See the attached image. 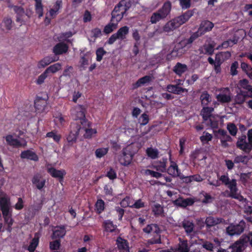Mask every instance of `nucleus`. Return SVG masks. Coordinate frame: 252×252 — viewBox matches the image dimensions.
Wrapping results in <instances>:
<instances>
[{"label":"nucleus","mask_w":252,"mask_h":252,"mask_svg":"<svg viewBox=\"0 0 252 252\" xmlns=\"http://www.w3.org/2000/svg\"><path fill=\"white\" fill-rule=\"evenodd\" d=\"M194 10H188L182 15L168 21L163 27V31L169 32L186 23L193 15Z\"/></svg>","instance_id":"nucleus-1"},{"label":"nucleus","mask_w":252,"mask_h":252,"mask_svg":"<svg viewBox=\"0 0 252 252\" xmlns=\"http://www.w3.org/2000/svg\"><path fill=\"white\" fill-rule=\"evenodd\" d=\"M219 180L222 184L226 186L229 189L230 192L228 197L234 198L239 201L244 202L246 199L240 193H238L237 180L235 179L230 180L228 175H222L219 178Z\"/></svg>","instance_id":"nucleus-2"},{"label":"nucleus","mask_w":252,"mask_h":252,"mask_svg":"<svg viewBox=\"0 0 252 252\" xmlns=\"http://www.w3.org/2000/svg\"><path fill=\"white\" fill-rule=\"evenodd\" d=\"M0 207L4 223L7 225L13 224L14 220L12 218V210L10 208V199L2 191H0Z\"/></svg>","instance_id":"nucleus-3"},{"label":"nucleus","mask_w":252,"mask_h":252,"mask_svg":"<svg viewBox=\"0 0 252 252\" xmlns=\"http://www.w3.org/2000/svg\"><path fill=\"white\" fill-rule=\"evenodd\" d=\"M131 6V2L130 0H121L118 4L115 6L112 12L114 15L113 18L115 17L117 18L118 21H121L123 18L124 14Z\"/></svg>","instance_id":"nucleus-4"},{"label":"nucleus","mask_w":252,"mask_h":252,"mask_svg":"<svg viewBox=\"0 0 252 252\" xmlns=\"http://www.w3.org/2000/svg\"><path fill=\"white\" fill-rule=\"evenodd\" d=\"M86 109L82 105H79L76 107L75 109L72 111V114L74 115V119L75 120H79L78 124L81 126L88 125L89 124V122L86 118Z\"/></svg>","instance_id":"nucleus-5"},{"label":"nucleus","mask_w":252,"mask_h":252,"mask_svg":"<svg viewBox=\"0 0 252 252\" xmlns=\"http://www.w3.org/2000/svg\"><path fill=\"white\" fill-rule=\"evenodd\" d=\"M129 28L126 26L120 28L117 32L113 34L108 39L107 43L113 44L117 39L124 40L129 32Z\"/></svg>","instance_id":"nucleus-6"},{"label":"nucleus","mask_w":252,"mask_h":252,"mask_svg":"<svg viewBox=\"0 0 252 252\" xmlns=\"http://www.w3.org/2000/svg\"><path fill=\"white\" fill-rule=\"evenodd\" d=\"M246 227V222L244 220H241L238 224H230L226 228V232L230 236L240 235L244 232Z\"/></svg>","instance_id":"nucleus-7"},{"label":"nucleus","mask_w":252,"mask_h":252,"mask_svg":"<svg viewBox=\"0 0 252 252\" xmlns=\"http://www.w3.org/2000/svg\"><path fill=\"white\" fill-rule=\"evenodd\" d=\"M133 156L134 154L130 148H125L122 150V155L119 159V162L123 165L128 166L131 163Z\"/></svg>","instance_id":"nucleus-8"},{"label":"nucleus","mask_w":252,"mask_h":252,"mask_svg":"<svg viewBox=\"0 0 252 252\" xmlns=\"http://www.w3.org/2000/svg\"><path fill=\"white\" fill-rule=\"evenodd\" d=\"M31 181L33 186L41 191H43L46 187V179L43 178L42 175L39 173L34 174Z\"/></svg>","instance_id":"nucleus-9"},{"label":"nucleus","mask_w":252,"mask_h":252,"mask_svg":"<svg viewBox=\"0 0 252 252\" xmlns=\"http://www.w3.org/2000/svg\"><path fill=\"white\" fill-rule=\"evenodd\" d=\"M71 128V131L66 139L67 142L72 145L76 142L80 130L81 129V126L78 124H72Z\"/></svg>","instance_id":"nucleus-10"},{"label":"nucleus","mask_w":252,"mask_h":252,"mask_svg":"<svg viewBox=\"0 0 252 252\" xmlns=\"http://www.w3.org/2000/svg\"><path fill=\"white\" fill-rule=\"evenodd\" d=\"M47 172L53 178H58L59 182L63 181L66 172L64 169L58 170L53 167H47Z\"/></svg>","instance_id":"nucleus-11"},{"label":"nucleus","mask_w":252,"mask_h":252,"mask_svg":"<svg viewBox=\"0 0 252 252\" xmlns=\"http://www.w3.org/2000/svg\"><path fill=\"white\" fill-rule=\"evenodd\" d=\"M214 26V24L212 22L209 20H203L201 22L197 32L201 36L205 33L210 32Z\"/></svg>","instance_id":"nucleus-12"},{"label":"nucleus","mask_w":252,"mask_h":252,"mask_svg":"<svg viewBox=\"0 0 252 252\" xmlns=\"http://www.w3.org/2000/svg\"><path fill=\"white\" fill-rule=\"evenodd\" d=\"M66 233L65 225H57L53 228V233L51 235L52 239L60 240L64 237Z\"/></svg>","instance_id":"nucleus-13"},{"label":"nucleus","mask_w":252,"mask_h":252,"mask_svg":"<svg viewBox=\"0 0 252 252\" xmlns=\"http://www.w3.org/2000/svg\"><path fill=\"white\" fill-rule=\"evenodd\" d=\"M111 15L110 22L104 27L103 29V32L106 34H109L116 30L118 27V23L120 21L115 17L113 18L114 15L112 12Z\"/></svg>","instance_id":"nucleus-14"},{"label":"nucleus","mask_w":252,"mask_h":252,"mask_svg":"<svg viewBox=\"0 0 252 252\" xmlns=\"http://www.w3.org/2000/svg\"><path fill=\"white\" fill-rule=\"evenodd\" d=\"M116 245L119 252H129V243L126 240L119 236L116 239Z\"/></svg>","instance_id":"nucleus-15"},{"label":"nucleus","mask_w":252,"mask_h":252,"mask_svg":"<svg viewBox=\"0 0 252 252\" xmlns=\"http://www.w3.org/2000/svg\"><path fill=\"white\" fill-rule=\"evenodd\" d=\"M239 90L243 91L246 94L252 97V86L249 84V81L246 79L240 80L239 82Z\"/></svg>","instance_id":"nucleus-16"},{"label":"nucleus","mask_w":252,"mask_h":252,"mask_svg":"<svg viewBox=\"0 0 252 252\" xmlns=\"http://www.w3.org/2000/svg\"><path fill=\"white\" fill-rule=\"evenodd\" d=\"M20 157L22 159H27L35 162L39 160V158L37 154L31 150L22 151L20 154Z\"/></svg>","instance_id":"nucleus-17"},{"label":"nucleus","mask_w":252,"mask_h":252,"mask_svg":"<svg viewBox=\"0 0 252 252\" xmlns=\"http://www.w3.org/2000/svg\"><path fill=\"white\" fill-rule=\"evenodd\" d=\"M194 203V200L191 198H187L183 199L182 197H179L173 201V204L176 206L186 207L188 206H191Z\"/></svg>","instance_id":"nucleus-18"},{"label":"nucleus","mask_w":252,"mask_h":252,"mask_svg":"<svg viewBox=\"0 0 252 252\" xmlns=\"http://www.w3.org/2000/svg\"><path fill=\"white\" fill-rule=\"evenodd\" d=\"M68 50V45L64 42H59L56 44L53 49L55 55H60L65 53Z\"/></svg>","instance_id":"nucleus-19"},{"label":"nucleus","mask_w":252,"mask_h":252,"mask_svg":"<svg viewBox=\"0 0 252 252\" xmlns=\"http://www.w3.org/2000/svg\"><path fill=\"white\" fill-rule=\"evenodd\" d=\"M5 139L8 145L15 148L25 147L27 145L26 142L24 144H23L18 139L14 138L13 136L10 134L6 135L5 137Z\"/></svg>","instance_id":"nucleus-20"},{"label":"nucleus","mask_w":252,"mask_h":252,"mask_svg":"<svg viewBox=\"0 0 252 252\" xmlns=\"http://www.w3.org/2000/svg\"><path fill=\"white\" fill-rule=\"evenodd\" d=\"M246 139L247 137L245 135H242L239 137L236 143V146L239 149L246 153H249L250 149L248 148L249 146Z\"/></svg>","instance_id":"nucleus-21"},{"label":"nucleus","mask_w":252,"mask_h":252,"mask_svg":"<svg viewBox=\"0 0 252 252\" xmlns=\"http://www.w3.org/2000/svg\"><path fill=\"white\" fill-rule=\"evenodd\" d=\"M224 222V220L221 218H215L212 216L208 217L205 220V224L207 229Z\"/></svg>","instance_id":"nucleus-22"},{"label":"nucleus","mask_w":252,"mask_h":252,"mask_svg":"<svg viewBox=\"0 0 252 252\" xmlns=\"http://www.w3.org/2000/svg\"><path fill=\"white\" fill-rule=\"evenodd\" d=\"M59 57L55 56H47L38 62L37 67L38 68H44L52 63L58 61Z\"/></svg>","instance_id":"nucleus-23"},{"label":"nucleus","mask_w":252,"mask_h":252,"mask_svg":"<svg viewBox=\"0 0 252 252\" xmlns=\"http://www.w3.org/2000/svg\"><path fill=\"white\" fill-rule=\"evenodd\" d=\"M167 172L173 177H179L181 174L178 165L175 162L173 161H171V165L167 168Z\"/></svg>","instance_id":"nucleus-24"},{"label":"nucleus","mask_w":252,"mask_h":252,"mask_svg":"<svg viewBox=\"0 0 252 252\" xmlns=\"http://www.w3.org/2000/svg\"><path fill=\"white\" fill-rule=\"evenodd\" d=\"M171 2L166 1L164 3L161 8L159 9L158 11L163 19L170 14L171 10Z\"/></svg>","instance_id":"nucleus-25"},{"label":"nucleus","mask_w":252,"mask_h":252,"mask_svg":"<svg viewBox=\"0 0 252 252\" xmlns=\"http://www.w3.org/2000/svg\"><path fill=\"white\" fill-rule=\"evenodd\" d=\"M202 107V109L201 110L200 115L202 117L203 121L206 122L209 118H211L212 113L214 111V108L212 106H204Z\"/></svg>","instance_id":"nucleus-26"},{"label":"nucleus","mask_w":252,"mask_h":252,"mask_svg":"<svg viewBox=\"0 0 252 252\" xmlns=\"http://www.w3.org/2000/svg\"><path fill=\"white\" fill-rule=\"evenodd\" d=\"M167 91L176 94H181L184 93H187L188 89L179 86L178 85H168L167 86Z\"/></svg>","instance_id":"nucleus-27"},{"label":"nucleus","mask_w":252,"mask_h":252,"mask_svg":"<svg viewBox=\"0 0 252 252\" xmlns=\"http://www.w3.org/2000/svg\"><path fill=\"white\" fill-rule=\"evenodd\" d=\"M143 231L146 234H154L158 232H161V230L159 226L156 223H151L148 224L145 227L143 228Z\"/></svg>","instance_id":"nucleus-28"},{"label":"nucleus","mask_w":252,"mask_h":252,"mask_svg":"<svg viewBox=\"0 0 252 252\" xmlns=\"http://www.w3.org/2000/svg\"><path fill=\"white\" fill-rule=\"evenodd\" d=\"M13 24V21L11 18L8 17H4L0 24V29L3 32L9 31L12 29Z\"/></svg>","instance_id":"nucleus-29"},{"label":"nucleus","mask_w":252,"mask_h":252,"mask_svg":"<svg viewBox=\"0 0 252 252\" xmlns=\"http://www.w3.org/2000/svg\"><path fill=\"white\" fill-rule=\"evenodd\" d=\"M202 106H208L212 102V96L206 91L201 93L199 97Z\"/></svg>","instance_id":"nucleus-30"},{"label":"nucleus","mask_w":252,"mask_h":252,"mask_svg":"<svg viewBox=\"0 0 252 252\" xmlns=\"http://www.w3.org/2000/svg\"><path fill=\"white\" fill-rule=\"evenodd\" d=\"M47 105V100L39 96H37L34 100V107L39 112L44 110Z\"/></svg>","instance_id":"nucleus-31"},{"label":"nucleus","mask_w":252,"mask_h":252,"mask_svg":"<svg viewBox=\"0 0 252 252\" xmlns=\"http://www.w3.org/2000/svg\"><path fill=\"white\" fill-rule=\"evenodd\" d=\"M248 97H251L250 95L246 94L243 91L239 90L234 97L235 103L242 104Z\"/></svg>","instance_id":"nucleus-32"},{"label":"nucleus","mask_w":252,"mask_h":252,"mask_svg":"<svg viewBox=\"0 0 252 252\" xmlns=\"http://www.w3.org/2000/svg\"><path fill=\"white\" fill-rule=\"evenodd\" d=\"M188 70V66L185 64L177 63L173 67V71L178 76H181Z\"/></svg>","instance_id":"nucleus-33"},{"label":"nucleus","mask_w":252,"mask_h":252,"mask_svg":"<svg viewBox=\"0 0 252 252\" xmlns=\"http://www.w3.org/2000/svg\"><path fill=\"white\" fill-rule=\"evenodd\" d=\"M102 226L105 231L112 233L115 231L117 229V225L114 224L112 221L108 220L103 221Z\"/></svg>","instance_id":"nucleus-34"},{"label":"nucleus","mask_w":252,"mask_h":252,"mask_svg":"<svg viewBox=\"0 0 252 252\" xmlns=\"http://www.w3.org/2000/svg\"><path fill=\"white\" fill-rule=\"evenodd\" d=\"M161 233L158 232L153 234V237L147 241V246L161 244Z\"/></svg>","instance_id":"nucleus-35"},{"label":"nucleus","mask_w":252,"mask_h":252,"mask_svg":"<svg viewBox=\"0 0 252 252\" xmlns=\"http://www.w3.org/2000/svg\"><path fill=\"white\" fill-rule=\"evenodd\" d=\"M91 123L89 122V124L85 126H81V129H84L85 131V133L84 134V137L86 138H90L92 137V135L94 134H95L97 131L95 129L90 128Z\"/></svg>","instance_id":"nucleus-36"},{"label":"nucleus","mask_w":252,"mask_h":252,"mask_svg":"<svg viewBox=\"0 0 252 252\" xmlns=\"http://www.w3.org/2000/svg\"><path fill=\"white\" fill-rule=\"evenodd\" d=\"M35 1L34 8L38 17L40 18L43 16V5L41 0H34Z\"/></svg>","instance_id":"nucleus-37"},{"label":"nucleus","mask_w":252,"mask_h":252,"mask_svg":"<svg viewBox=\"0 0 252 252\" xmlns=\"http://www.w3.org/2000/svg\"><path fill=\"white\" fill-rule=\"evenodd\" d=\"M231 55L230 52L228 51L220 52L216 55V60L223 63L224 61L229 59Z\"/></svg>","instance_id":"nucleus-38"},{"label":"nucleus","mask_w":252,"mask_h":252,"mask_svg":"<svg viewBox=\"0 0 252 252\" xmlns=\"http://www.w3.org/2000/svg\"><path fill=\"white\" fill-rule=\"evenodd\" d=\"M13 9L15 13H16V21L20 22L22 20V18L25 15L24 9L20 6L13 5Z\"/></svg>","instance_id":"nucleus-39"},{"label":"nucleus","mask_w":252,"mask_h":252,"mask_svg":"<svg viewBox=\"0 0 252 252\" xmlns=\"http://www.w3.org/2000/svg\"><path fill=\"white\" fill-rule=\"evenodd\" d=\"M244 243L243 239H240L235 242L231 247V252H242Z\"/></svg>","instance_id":"nucleus-40"},{"label":"nucleus","mask_w":252,"mask_h":252,"mask_svg":"<svg viewBox=\"0 0 252 252\" xmlns=\"http://www.w3.org/2000/svg\"><path fill=\"white\" fill-rule=\"evenodd\" d=\"M152 212L156 217L164 216L163 208L161 205L156 203L152 207Z\"/></svg>","instance_id":"nucleus-41"},{"label":"nucleus","mask_w":252,"mask_h":252,"mask_svg":"<svg viewBox=\"0 0 252 252\" xmlns=\"http://www.w3.org/2000/svg\"><path fill=\"white\" fill-rule=\"evenodd\" d=\"M182 226L187 234H190L193 231L194 225L192 222L188 220H184L182 221Z\"/></svg>","instance_id":"nucleus-42"},{"label":"nucleus","mask_w":252,"mask_h":252,"mask_svg":"<svg viewBox=\"0 0 252 252\" xmlns=\"http://www.w3.org/2000/svg\"><path fill=\"white\" fill-rule=\"evenodd\" d=\"M152 80L151 76L149 75H146L143 77L139 79L134 85V88H136L144 85L146 83H149Z\"/></svg>","instance_id":"nucleus-43"},{"label":"nucleus","mask_w":252,"mask_h":252,"mask_svg":"<svg viewBox=\"0 0 252 252\" xmlns=\"http://www.w3.org/2000/svg\"><path fill=\"white\" fill-rule=\"evenodd\" d=\"M167 158H162V161L157 162V164L154 166V168L161 172H165L166 171Z\"/></svg>","instance_id":"nucleus-44"},{"label":"nucleus","mask_w":252,"mask_h":252,"mask_svg":"<svg viewBox=\"0 0 252 252\" xmlns=\"http://www.w3.org/2000/svg\"><path fill=\"white\" fill-rule=\"evenodd\" d=\"M61 69L62 64L61 63H58L49 66L45 69V71L48 75L50 73H55Z\"/></svg>","instance_id":"nucleus-45"},{"label":"nucleus","mask_w":252,"mask_h":252,"mask_svg":"<svg viewBox=\"0 0 252 252\" xmlns=\"http://www.w3.org/2000/svg\"><path fill=\"white\" fill-rule=\"evenodd\" d=\"M146 153L147 155L152 159H156L158 158L159 152L157 149L152 147L148 148Z\"/></svg>","instance_id":"nucleus-46"},{"label":"nucleus","mask_w":252,"mask_h":252,"mask_svg":"<svg viewBox=\"0 0 252 252\" xmlns=\"http://www.w3.org/2000/svg\"><path fill=\"white\" fill-rule=\"evenodd\" d=\"M39 242V237H34L31 240L30 245L28 248V250L29 252H34L38 245Z\"/></svg>","instance_id":"nucleus-47"},{"label":"nucleus","mask_w":252,"mask_h":252,"mask_svg":"<svg viewBox=\"0 0 252 252\" xmlns=\"http://www.w3.org/2000/svg\"><path fill=\"white\" fill-rule=\"evenodd\" d=\"M105 203L104 201L101 199H97L95 204V210L98 214H100L104 210Z\"/></svg>","instance_id":"nucleus-48"},{"label":"nucleus","mask_w":252,"mask_h":252,"mask_svg":"<svg viewBox=\"0 0 252 252\" xmlns=\"http://www.w3.org/2000/svg\"><path fill=\"white\" fill-rule=\"evenodd\" d=\"M216 98L221 103H228L231 100L230 95L226 94H220L217 95Z\"/></svg>","instance_id":"nucleus-49"},{"label":"nucleus","mask_w":252,"mask_h":252,"mask_svg":"<svg viewBox=\"0 0 252 252\" xmlns=\"http://www.w3.org/2000/svg\"><path fill=\"white\" fill-rule=\"evenodd\" d=\"M95 54L96 55V61L100 62L102 60L103 56L107 54V52L103 47H99L96 49Z\"/></svg>","instance_id":"nucleus-50"},{"label":"nucleus","mask_w":252,"mask_h":252,"mask_svg":"<svg viewBox=\"0 0 252 252\" xmlns=\"http://www.w3.org/2000/svg\"><path fill=\"white\" fill-rule=\"evenodd\" d=\"M46 136L53 138L54 141L57 143H59L61 139V135L57 134L56 131L54 130L47 133Z\"/></svg>","instance_id":"nucleus-51"},{"label":"nucleus","mask_w":252,"mask_h":252,"mask_svg":"<svg viewBox=\"0 0 252 252\" xmlns=\"http://www.w3.org/2000/svg\"><path fill=\"white\" fill-rule=\"evenodd\" d=\"M178 252H189V248L187 241H183L181 244L179 245L178 248Z\"/></svg>","instance_id":"nucleus-52"},{"label":"nucleus","mask_w":252,"mask_h":252,"mask_svg":"<svg viewBox=\"0 0 252 252\" xmlns=\"http://www.w3.org/2000/svg\"><path fill=\"white\" fill-rule=\"evenodd\" d=\"M227 129L232 136H235L238 131V129L236 125L231 123L227 124Z\"/></svg>","instance_id":"nucleus-53"},{"label":"nucleus","mask_w":252,"mask_h":252,"mask_svg":"<svg viewBox=\"0 0 252 252\" xmlns=\"http://www.w3.org/2000/svg\"><path fill=\"white\" fill-rule=\"evenodd\" d=\"M212 135L207 132L204 131L203 135L200 137V140L203 143H207L208 141H211L212 139Z\"/></svg>","instance_id":"nucleus-54"},{"label":"nucleus","mask_w":252,"mask_h":252,"mask_svg":"<svg viewBox=\"0 0 252 252\" xmlns=\"http://www.w3.org/2000/svg\"><path fill=\"white\" fill-rule=\"evenodd\" d=\"M200 36L197 32H193L189 38L184 40L185 45L187 46L189 44H191L196 39Z\"/></svg>","instance_id":"nucleus-55"},{"label":"nucleus","mask_w":252,"mask_h":252,"mask_svg":"<svg viewBox=\"0 0 252 252\" xmlns=\"http://www.w3.org/2000/svg\"><path fill=\"white\" fill-rule=\"evenodd\" d=\"M108 149L107 148H98L95 150V154L97 158H101L107 154Z\"/></svg>","instance_id":"nucleus-56"},{"label":"nucleus","mask_w":252,"mask_h":252,"mask_svg":"<svg viewBox=\"0 0 252 252\" xmlns=\"http://www.w3.org/2000/svg\"><path fill=\"white\" fill-rule=\"evenodd\" d=\"M163 18L161 16L160 14L157 11L156 12H154L150 18V22L152 24H156L160 20H162Z\"/></svg>","instance_id":"nucleus-57"},{"label":"nucleus","mask_w":252,"mask_h":252,"mask_svg":"<svg viewBox=\"0 0 252 252\" xmlns=\"http://www.w3.org/2000/svg\"><path fill=\"white\" fill-rule=\"evenodd\" d=\"M141 126H145L149 122V115L146 113L142 114L138 119Z\"/></svg>","instance_id":"nucleus-58"},{"label":"nucleus","mask_w":252,"mask_h":252,"mask_svg":"<svg viewBox=\"0 0 252 252\" xmlns=\"http://www.w3.org/2000/svg\"><path fill=\"white\" fill-rule=\"evenodd\" d=\"M248 157L247 156H237L235 157L234 162L235 163H247L248 162Z\"/></svg>","instance_id":"nucleus-59"},{"label":"nucleus","mask_w":252,"mask_h":252,"mask_svg":"<svg viewBox=\"0 0 252 252\" xmlns=\"http://www.w3.org/2000/svg\"><path fill=\"white\" fill-rule=\"evenodd\" d=\"M106 177L110 180H114L117 178V173L113 168L110 167L109 170L107 171Z\"/></svg>","instance_id":"nucleus-60"},{"label":"nucleus","mask_w":252,"mask_h":252,"mask_svg":"<svg viewBox=\"0 0 252 252\" xmlns=\"http://www.w3.org/2000/svg\"><path fill=\"white\" fill-rule=\"evenodd\" d=\"M61 246V240L56 239L55 240L50 242L49 247L51 250H58Z\"/></svg>","instance_id":"nucleus-61"},{"label":"nucleus","mask_w":252,"mask_h":252,"mask_svg":"<svg viewBox=\"0 0 252 252\" xmlns=\"http://www.w3.org/2000/svg\"><path fill=\"white\" fill-rule=\"evenodd\" d=\"M239 66V63L237 61L234 62L230 66V73L232 76H235L238 74L237 68Z\"/></svg>","instance_id":"nucleus-62"},{"label":"nucleus","mask_w":252,"mask_h":252,"mask_svg":"<svg viewBox=\"0 0 252 252\" xmlns=\"http://www.w3.org/2000/svg\"><path fill=\"white\" fill-rule=\"evenodd\" d=\"M48 76V74L44 71L38 77V78L35 81L37 85H41L44 82L45 80Z\"/></svg>","instance_id":"nucleus-63"},{"label":"nucleus","mask_w":252,"mask_h":252,"mask_svg":"<svg viewBox=\"0 0 252 252\" xmlns=\"http://www.w3.org/2000/svg\"><path fill=\"white\" fill-rule=\"evenodd\" d=\"M245 213L246 214V219L252 223V207L249 206L246 208Z\"/></svg>","instance_id":"nucleus-64"}]
</instances>
